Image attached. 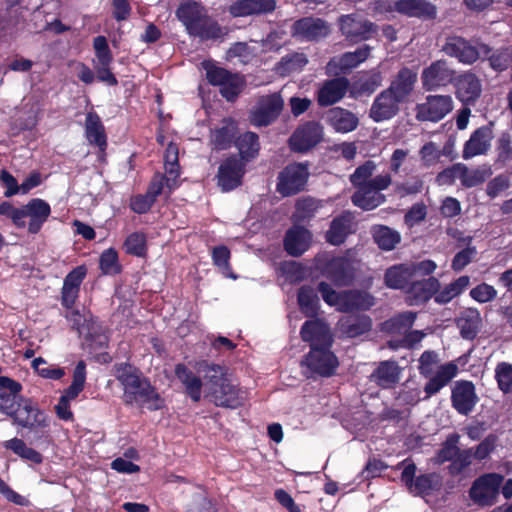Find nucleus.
<instances>
[{
	"instance_id": "47",
	"label": "nucleus",
	"mask_w": 512,
	"mask_h": 512,
	"mask_svg": "<svg viewBox=\"0 0 512 512\" xmlns=\"http://www.w3.org/2000/svg\"><path fill=\"white\" fill-rule=\"evenodd\" d=\"M236 146L242 158L249 159L257 155L259 151V142L257 134L246 132L238 137Z\"/></svg>"
},
{
	"instance_id": "13",
	"label": "nucleus",
	"mask_w": 512,
	"mask_h": 512,
	"mask_svg": "<svg viewBox=\"0 0 512 512\" xmlns=\"http://www.w3.org/2000/svg\"><path fill=\"white\" fill-rule=\"evenodd\" d=\"M479 401L475 385L472 381L460 380L455 382L451 390L452 407L463 416L471 414Z\"/></svg>"
},
{
	"instance_id": "21",
	"label": "nucleus",
	"mask_w": 512,
	"mask_h": 512,
	"mask_svg": "<svg viewBox=\"0 0 512 512\" xmlns=\"http://www.w3.org/2000/svg\"><path fill=\"white\" fill-rule=\"evenodd\" d=\"M18 408H13L11 416L22 427L36 428L45 425V416L38 407L29 399H20Z\"/></svg>"
},
{
	"instance_id": "9",
	"label": "nucleus",
	"mask_w": 512,
	"mask_h": 512,
	"mask_svg": "<svg viewBox=\"0 0 512 512\" xmlns=\"http://www.w3.org/2000/svg\"><path fill=\"white\" fill-rule=\"evenodd\" d=\"M415 463L407 464L401 474V481L408 491L416 496H427L440 487L439 477L435 473L415 476Z\"/></svg>"
},
{
	"instance_id": "24",
	"label": "nucleus",
	"mask_w": 512,
	"mask_h": 512,
	"mask_svg": "<svg viewBox=\"0 0 512 512\" xmlns=\"http://www.w3.org/2000/svg\"><path fill=\"white\" fill-rule=\"evenodd\" d=\"M329 26L319 18H303L293 24L292 34L306 40H318L327 36Z\"/></svg>"
},
{
	"instance_id": "41",
	"label": "nucleus",
	"mask_w": 512,
	"mask_h": 512,
	"mask_svg": "<svg viewBox=\"0 0 512 512\" xmlns=\"http://www.w3.org/2000/svg\"><path fill=\"white\" fill-rule=\"evenodd\" d=\"M175 374L181 383L185 386L187 394L195 402L201 399L202 382L198 376H195L184 365L178 364L175 368Z\"/></svg>"
},
{
	"instance_id": "32",
	"label": "nucleus",
	"mask_w": 512,
	"mask_h": 512,
	"mask_svg": "<svg viewBox=\"0 0 512 512\" xmlns=\"http://www.w3.org/2000/svg\"><path fill=\"white\" fill-rule=\"evenodd\" d=\"M457 371V365L453 362L441 365L436 374L424 386L426 394L424 400L429 399L445 387L456 376Z\"/></svg>"
},
{
	"instance_id": "1",
	"label": "nucleus",
	"mask_w": 512,
	"mask_h": 512,
	"mask_svg": "<svg viewBox=\"0 0 512 512\" xmlns=\"http://www.w3.org/2000/svg\"><path fill=\"white\" fill-rule=\"evenodd\" d=\"M196 372L205 380L204 386L217 406L237 408L246 398L244 391L237 388L224 374V369L207 361L198 362Z\"/></svg>"
},
{
	"instance_id": "58",
	"label": "nucleus",
	"mask_w": 512,
	"mask_h": 512,
	"mask_svg": "<svg viewBox=\"0 0 512 512\" xmlns=\"http://www.w3.org/2000/svg\"><path fill=\"white\" fill-rule=\"evenodd\" d=\"M100 269L107 275H114L120 272L118 255L114 249H107L101 254Z\"/></svg>"
},
{
	"instance_id": "44",
	"label": "nucleus",
	"mask_w": 512,
	"mask_h": 512,
	"mask_svg": "<svg viewBox=\"0 0 512 512\" xmlns=\"http://www.w3.org/2000/svg\"><path fill=\"white\" fill-rule=\"evenodd\" d=\"M495 165L505 167L512 161V137L509 132H503L495 144Z\"/></svg>"
},
{
	"instance_id": "16",
	"label": "nucleus",
	"mask_w": 512,
	"mask_h": 512,
	"mask_svg": "<svg viewBox=\"0 0 512 512\" xmlns=\"http://www.w3.org/2000/svg\"><path fill=\"white\" fill-rule=\"evenodd\" d=\"M493 137L492 123L477 128L465 142L462 157L467 160L486 154L491 147Z\"/></svg>"
},
{
	"instance_id": "8",
	"label": "nucleus",
	"mask_w": 512,
	"mask_h": 512,
	"mask_svg": "<svg viewBox=\"0 0 512 512\" xmlns=\"http://www.w3.org/2000/svg\"><path fill=\"white\" fill-rule=\"evenodd\" d=\"M455 76L456 71L450 67L448 61L439 59L422 70V87L425 91H435L453 84Z\"/></svg>"
},
{
	"instance_id": "10",
	"label": "nucleus",
	"mask_w": 512,
	"mask_h": 512,
	"mask_svg": "<svg viewBox=\"0 0 512 512\" xmlns=\"http://www.w3.org/2000/svg\"><path fill=\"white\" fill-rule=\"evenodd\" d=\"M453 109L450 95H428L425 102L417 104L416 118L419 121L438 122Z\"/></svg>"
},
{
	"instance_id": "64",
	"label": "nucleus",
	"mask_w": 512,
	"mask_h": 512,
	"mask_svg": "<svg viewBox=\"0 0 512 512\" xmlns=\"http://www.w3.org/2000/svg\"><path fill=\"white\" fill-rule=\"evenodd\" d=\"M216 511H217L216 507L206 497L204 492L198 493L188 508V512H216Z\"/></svg>"
},
{
	"instance_id": "12",
	"label": "nucleus",
	"mask_w": 512,
	"mask_h": 512,
	"mask_svg": "<svg viewBox=\"0 0 512 512\" xmlns=\"http://www.w3.org/2000/svg\"><path fill=\"white\" fill-rule=\"evenodd\" d=\"M311 374L320 376H331L337 366L338 361L335 355L329 350V347L311 348L308 355L302 362Z\"/></svg>"
},
{
	"instance_id": "2",
	"label": "nucleus",
	"mask_w": 512,
	"mask_h": 512,
	"mask_svg": "<svg viewBox=\"0 0 512 512\" xmlns=\"http://www.w3.org/2000/svg\"><path fill=\"white\" fill-rule=\"evenodd\" d=\"M116 378L124 388V401L129 404L157 410L161 407L158 393L150 383L142 379L138 370L127 363H121L115 368Z\"/></svg>"
},
{
	"instance_id": "49",
	"label": "nucleus",
	"mask_w": 512,
	"mask_h": 512,
	"mask_svg": "<svg viewBox=\"0 0 512 512\" xmlns=\"http://www.w3.org/2000/svg\"><path fill=\"white\" fill-rule=\"evenodd\" d=\"M318 297L311 287H302L298 292V303L306 316H313L318 310Z\"/></svg>"
},
{
	"instance_id": "62",
	"label": "nucleus",
	"mask_w": 512,
	"mask_h": 512,
	"mask_svg": "<svg viewBox=\"0 0 512 512\" xmlns=\"http://www.w3.org/2000/svg\"><path fill=\"white\" fill-rule=\"evenodd\" d=\"M427 216V207L423 202L413 204L404 216L407 225L413 226L422 222Z\"/></svg>"
},
{
	"instance_id": "54",
	"label": "nucleus",
	"mask_w": 512,
	"mask_h": 512,
	"mask_svg": "<svg viewBox=\"0 0 512 512\" xmlns=\"http://www.w3.org/2000/svg\"><path fill=\"white\" fill-rule=\"evenodd\" d=\"M495 379L498 388L504 393L512 391V365L508 362H500L495 368Z\"/></svg>"
},
{
	"instance_id": "18",
	"label": "nucleus",
	"mask_w": 512,
	"mask_h": 512,
	"mask_svg": "<svg viewBox=\"0 0 512 512\" xmlns=\"http://www.w3.org/2000/svg\"><path fill=\"white\" fill-rule=\"evenodd\" d=\"M403 102L386 88L375 99L370 108V117L375 122H382L393 118L399 112V105Z\"/></svg>"
},
{
	"instance_id": "37",
	"label": "nucleus",
	"mask_w": 512,
	"mask_h": 512,
	"mask_svg": "<svg viewBox=\"0 0 512 512\" xmlns=\"http://www.w3.org/2000/svg\"><path fill=\"white\" fill-rule=\"evenodd\" d=\"M165 173L167 174L166 184L169 190H174L179 186V164L178 147L170 142L164 155Z\"/></svg>"
},
{
	"instance_id": "28",
	"label": "nucleus",
	"mask_w": 512,
	"mask_h": 512,
	"mask_svg": "<svg viewBox=\"0 0 512 512\" xmlns=\"http://www.w3.org/2000/svg\"><path fill=\"white\" fill-rule=\"evenodd\" d=\"M440 282L431 276L421 281L412 282L407 289L408 298L411 304L419 305L430 300L438 292Z\"/></svg>"
},
{
	"instance_id": "50",
	"label": "nucleus",
	"mask_w": 512,
	"mask_h": 512,
	"mask_svg": "<svg viewBox=\"0 0 512 512\" xmlns=\"http://www.w3.org/2000/svg\"><path fill=\"white\" fill-rule=\"evenodd\" d=\"M236 132V123L233 120H225L224 126L215 130L212 134V142L218 149L228 147Z\"/></svg>"
},
{
	"instance_id": "6",
	"label": "nucleus",
	"mask_w": 512,
	"mask_h": 512,
	"mask_svg": "<svg viewBox=\"0 0 512 512\" xmlns=\"http://www.w3.org/2000/svg\"><path fill=\"white\" fill-rule=\"evenodd\" d=\"M203 69L208 82L220 87V92L228 101H233L242 91L244 80L238 74H231L226 69L217 66L212 61H204Z\"/></svg>"
},
{
	"instance_id": "43",
	"label": "nucleus",
	"mask_w": 512,
	"mask_h": 512,
	"mask_svg": "<svg viewBox=\"0 0 512 512\" xmlns=\"http://www.w3.org/2000/svg\"><path fill=\"white\" fill-rule=\"evenodd\" d=\"M417 314L412 311L399 313L384 323L385 330L393 334H402L414 324Z\"/></svg>"
},
{
	"instance_id": "23",
	"label": "nucleus",
	"mask_w": 512,
	"mask_h": 512,
	"mask_svg": "<svg viewBox=\"0 0 512 512\" xmlns=\"http://www.w3.org/2000/svg\"><path fill=\"white\" fill-rule=\"evenodd\" d=\"M349 81L344 77H338L325 81L317 91V102L326 107L335 104L345 95Z\"/></svg>"
},
{
	"instance_id": "4",
	"label": "nucleus",
	"mask_w": 512,
	"mask_h": 512,
	"mask_svg": "<svg viewBox=\"0 0 512 512\" xmlns=\"http://www.w3.org/2000/svg\"><path fill=\"white\" fill-rule=\"evenodd\" d=\"M441 51L461 64L473 65L481 55L487 56L491 52V47L485 43L475 45L462 36L449 35L445 38Z\"/></svg>"
},
{
	"instance_id": "29",
	"label": "nucleus",
	"mask_w": 512,
	"mask_h": 512,
	"mask_svg": "<svg viewBox=\"0 0 512 512\" xmlns=\"http://www.w3.org/2000/svg\"><path fill=\"white\" fill-rule=\"evenodd\" d=\"M275 8L276 2L274 0H239L230 6L229 12L234 17H245L269 13Z\"/></svg>"
},
{
	"instance_id": "42",
	"label": "nucleus",
	"mask_w": 512,
	"mask_h": 512,
	"mask_svg": "<svg viewBox=\"0 0 512 512\" xmlns=\"http://www.w3.org/2000/svg\"><path fill=\"white\" fill-rule=\"evenodd\" d=\"M3 447L11 450L14 454L20 458L32 462L34 464H40L42 462V456L36 450L28 447L26 443L18 438H13L3 442Z\"/></svg>"
},
{
	"instance_id": "7",
	"label": "nucleus",
	"mask_w": 512,
	"mask_h": 512,
	"mask_svg": "<svg viewBox=\"0 0 512 512\" xmlns=\"http://www.w3.org/2000/svg\"><path fill=\"white\" fill-rule=\"evenodd\" d=\"M20 220L17 228H27L31 234H37L51 214L50 205L43 199L34 198L20 207Z\"/></svg>"
},
{
	"instance_id": "20",
	"label": "nucleus",
	"mask_w": 512,
	"mask_h": 512,
	"mask_svg": "<svg viewBox=\"0 0 512 512\" xmlns=\"http://www.w3.org/2000/svg\"><path fill=\"white\" fill-rule=\"evenodd\" d=\"M301 338L309 342L311 348L330 347L332 336L326 323L321 320L306 321L300 331Z\"/></svg>"
},
{
	"instance_id": "11",
	"label": "nucleus",
	"mask_w": 512,
	"mask_h": 512,
	"mask_svg": "<svg viewBox=\"0 0 512 512\" xmlns=\"http://www.w3.org/2000/svg\"><path fill=\"white\" fill-rule=\"evenodd\" d=\"M308 176L307 165L302 163L290 164L280 173L277 190L283 196L293 195L304 188Z\"/></svg>"
},
{
	"instance_id": "61",
	"label": "nucleus",
	"mask_w": 512,
	"mask_h": 512,
	"mask_svg": "<svg viewBox=\"0 0 512 512\" xmlns=\"http://www.w3.org/2000/svg\"><path fill=\"white\" fill-rule=\"evenodd\" d=\"M477 251L474 246H468L461 251L457 252L452 259L451 268L455 272L462 271L468 264L471 263Z\"/></svg>"
},
{
	"instance_id": "36",
	"label": "nucleus",
	"mask_w": 512,
	"mask_h": 512,
	"mask_svg": "<svg viewBox=\"0 0 512 512\" xmlns=\"http://www.w3.org/2000/svg\"><path fill=\"white\" fill-rule=\"evenodd\" d=\"M412 276V270L405 264H398L389 267L384 274V284L386 287L395 290L405 289Z\"/></svg>"
},
{
	"instance_id": "5",
	"label": "nucleus",
	"mask_w": 512,
	"mask_h": 512,
	"mask_svg": "<svg viewBox=\"0 0 512 512\" xmlns=\"http://www.w3.org/2000/svg\"><path fill=\"white\" fill-rule=\"evenodd\" d=\"M500 473H484L477 477L469 489V497L474 504L480 507H491L498 501L500 488L504 482Z\"/></svg>"
},
{
	"instance_id": "51",
	"label": "nucleus",
	"mask_w": 512,
	"mask_h": 512,
	"mask_svg": "<svg viewBox=\"0 0 512 512\" xmlns=\"http://www.w3.org/2000/svg\"><path fill=\"white\" fill-rule=\"evenodd\" d=\"M93 48L95 51V58L93 59L94 65L107 66L113 62V55L108 46L107 39L104 36H97L93 41Z\"/></svg>"
},
{
	"instance_id": "26",
	"label": "nucleus",
	"mask_w": 512,
	"mask_h": 512,
	"mask_svg": "<svg viewBox=\"0 0 512 512\" xmlns=\"http://www.w3.org/2000/svg\"><path fill=\"white\" fill-rule=\"evenodd\" d=\"M22 385L6 376H0V411L11 415L13 408L20 401Z\"/></svg>"
},
{
	"instance_id": "39",
	"label": "nucleus",
	"mask_w": 512,
	"mask_h": 512,
	"mask_svg": "<svg viewBox=\"0 0 512 512\" xmlns=\"http://www.w3.org/2000/svg\"><path fill=\"white\" fill-rule=\"evenodd\" d=\"M351 225L352 216L350 212L335 218L331 223L330 229L327 231V241L333 245H340L350 233Z\"/></svg>"
},
{
	"instance_id": "31",
	"label": "nucleus",
	"mask_w": 512,
	"mask_h": 512,
	"mask_svg": "<svg viewBox=\"0 0 512 512\" xmlns=\"http://www.w3.org/2000/svg\"><path fill=\"white\" fill-rule=\"evenodd\" d=\"M460 335L465 340H474L482 326V318L477 308H467L456 319Z\"/></svg>"
},
{
	"instance_id": "33",
	"label": "nucleus",
	"mask_w": 512,
	"mask_h": 512,
	"mask_svg": "<svg viewBox=\"0 0 512 512\" xmlns=\"http://www.w3.org/2000/svg\"><path fill=\"white\" fill-rule=\"evenodd\" d=\"M382 83V75L377 69L358 72L354 75V98L371 95Z\"/></svg>"
},
{
	"instance_id": "59",
	"label": "nucleus",
	"mask_w": 512,
	"mask_h": 512,
	"mask_svg": "<svg viewBox=\"0 0 512 512\" xmlns=\"http://www.w3.org/2000/svg\"><path fill=\"white\" fill-rule=\"evenodd\" d=\"M497 436L495 434L487 435L476 447L472 449V458L482 461L486 459L496 447Z\"/></svg>"
},
{
	"instance_id": "27",
	"label": "nucleus",
	"mask_w": 512,
	"mask_h": 512,
	"mask_svg": "<svg viewBox=\"0 0 512 512\" xmlns=\"http://www.w3.org/2000/svg\"><path fill=\"white\" fill-rule=\"evenodd\" d=\"M417 81V73L408 67H402L391 81L388 92H392L402 102H406Z\"/></svg>"
},
{
	"instance_id": "38",
	"label": "nucleus",
	"mask_w": 512,
	"mask_h": 512,
	"mask_svg": "<svg viewBox=\"0 0 512 512\" xmlns=\"http://www.w3.org/2000/svg\"><path fill=\"white\" fill-rule=\"evenodd\" d=\"M374 242L383 251H391L401 241V235L398 231L386 225H375L371 229Z\"/></svg>"
},
{
	"instance_id": "46",
	"label": "nucleus",
	"mask_w": 512,
	"mask_h": 512,
	"mask_svg": "<svg viewBox=\"0 0 512 512\" xmlns=\"http://www.w3.org/2000/svg\"><path fill=\"white\" fill-rule=\"evenodd\" d=\"M487 58L489 67L497 73H502L509 68H512L511 56L506 47H500L485 56Z\"/></svg>"
},
{
	"instance_id": "57",
	"label": "nucleus",
	"mask_w": 512,
	"mask_h": 512,
	"mask_svg": "<svg viewBox=\"0 0 512 512\" xmlns=\"http://www.w3.org/2000/svg\"><path fill=\"white\" fill-rule=\"evenodd\" d=\"M213 262L221 270L225 277L236 279L237 276L230 271V251L225 246H218L213 249Z\"/></svg>"
},
{
	"instance_id": "35",
	"label": "nucleus",
	"mask_w": 512,
	"mask_h": 512,
	"mask_svg": "<svg viewBox=\"0 0 512 512\" xmlns=\"http://www.w3.org/2000/svg\"><path fill=\"white\" fill-rule=\"evenodd\" d=\"M385 201V195L370 188L365 182L360 184L357 191L354 192V205L363 210L375 209Z\"/></svg>"
},
{
	"instance_id": "22",
	"label": "nucleus",
	"mask_w": 512,
	"mask_h": 512,
	"mask_svg": "<svg viewBox=\"0 0 512 512\" xmlns=\"http://www.w3.org/2000/svg\"><path fill=\"white\" fill-rule=\"evenodd\" d=\"M244 164L236 157L225 160L219 167L218 184L223 191H230L241 184Z\"/></svg>"
},
{
	"instance_id": "63",
	"label": "nucleus",
	"mask_w": 512,
	"mask_h": 512,
	"mask_svg": "<svg viewBox=\"0 0 512 512\" xmlns=\"http://www.w3.org/2000/svg\"><path fill=\"white\" fill-rule=\"evenodd\" d=\"M145 236L135 232L130 234L125 241L126 251L130 254L141 256L145 251Z\"/></svg>"
},
{
	"instance_id": "45",
	"label": "nucleus",
	"mask_w": 512,
	"mask_h": 512,
	"mask_svg": "<svg viewBox=\"0 0 512 512\" xmlns=\"http://www.w3.org/2000/svg\"><path fill=\"white\" fill-rule=\"evenodd\" d=\"M86 381V365L83 361H79L73 372V380L71 385L65 390L61 398L71 402L84 389Z\"/></svg>"
},
{
	"instance_id": "34",
	"label": "nucleus",
	"mask_w": 512,
	"mask_h": 512,
	"mask_svg": "<svg viewBox=\"0 0 512 512\" xmlns=\"http://www.w3.org/2000/svg\"><path fill=\"white\" fill-rule=\"evenodd\" d=\"M318 290L323 300L330 306H334L337 310L349 312L352 308V295L348 291L336 292L331 286L325 282L318 285Z\"/></svg>"
},
{
	"instance_id": "3",
	"label": "nucleus",
	"mask_w": 512,
	"mask_h": 512,
	"mask_svg": "<svg viewBox=\"0 0 512 512\" xmlns=\"http://www.w3.org/2000/svg\"><path fill=\"white\" fill-rule=\"evenodd\" d=\"M176 15L191 36L203 41L218 40L227 34V29L209 17L205 8L197 2H183L177 9Z\"/></svg>"
},
{
	"instance_id": "48",
	"label": "nucleus",
	"mask_w": 512,
	"mask_h": 512,
	"mask_svg": "<svg viewBox=\"0 0 512 512\" xmlns=\"http://www.w3.org/2000/svg\"><path fill=\"white\" fill-rule=\"evenodd\" d=\"M328 117L337 132L347 133L352 130V115L349 111L336 107L329 111Z\"/></svg>"
},
{
	"instance_id": "55",
	"label": "nucleus",
	"mask_w": 512,
	"mask_h": 512,
	"mask_svg": "<svg viewBox=\"0 0 512 512\" xmlns=\"http://www.w3.org/2000/svg\"><path fill=\"white\" fill-rule=\"evenodd\" d=\"M322 206V201L313 198H303L297 201L294 217L299 220L310 219Z\"/></svg>"
},
{
	"instance_id": "30",
	"label": "nucleus",
	"mask_w": 512,
	"mask_h": 512,
	"mask_svg": "<svg viewBox=\"0 0 512 512\" xmlns=\"http://www.w3.org/2000/svg\"><path fill=\"white\" fill-rule=\"evenodd\" d=\"M311 243L310 232L299 226L289 229L284 239V247L288 254L300 256L308 250Z\"/></svg>"
},
{
	"instance_id": "56",
	"label": "nucleus",
	"mask_w": 512,
	"mask_h": 512,
	"mask_svg": "<svg viewBox=\"0 0 512 512\" xmlns=\"http://www.w3.org/2000/svg\"><path fill=\"white\" fill-rule=\"evenodd\" d=\"M472 463V449H459L448 466L451 476L460 475Z\"/></svg>"
},
{
	"instance_id": "25",
	"label": "nucleus",
	"mask_w": 512,
	"mask_h": 512,
	"mask_svg": "<svg viewBox=\"0 0 512 512\" xmlns=\"http://www.w3.org/2000/svg\"><path fill=\"white\" fill-rule=\"evenodd\" d=\"M401 368L394 360L381 361L371 374V380L382 389L394 388L400 381Z\"/></svg>"
},
{
	"instance_id": "52",
	"label": "nucleus",
	"mask_w": 512,
	"mask_h": 512,
	"mask_svg": "<svg viewBox=\"0 0 512 512\" xmlns=\"http://www.w3.org/2000/svg\"><path fill=\"white\" fill-rule=\"evenodd\" d=\"M33 369L39 376L45 379L59 380L65 375V370L55 365H47L44 358L38 357L31 363Z\"/></svg>"
},
{
	"instance_id": "19",
	"label": "nucleus",
	"mask_w": 512,
	"mask_h": 512,
	"mask_svg": "<svg viewBox=\"0 0 512 512\" xmlns=\"http://www.w3.org/2000/svg\"><path fill=\"white\" fill-rule=\"evenodd\" d=\"M393 9L399 14L423 20H434L437 7L428 0H397Z\"/></svg>"
},
{
	"instance_id": "60",
	"label": "nucleus",
	"mask_w": 512,
	"mask_h": 512,
	"mask_svg": "<svg viewBox=\"0 0 512 512\" xmlns=\"http://www.w3.org/2000/svg\"><path fill=\"white\" fill-rule=\"evenodd\" d=\"M469 295L478 303H487L497 297V290L492 285L483 282L472 288Z\"/></svg>"
},
{
	"instance_id": "14",
	"label": "nucleus",
	"mask_w": 512,
	"mask_h": 512,
	"mask_svg": "<svg viewBox=\"0 0 512 512\" xmlns=\"http://www.w3.org/2000/svg\"><path fill=\"white\" fill-rule=\"evenodd\" d=\"M282 107L283 100L277 93L261 97L251 113V123L255 126L270 124L280 114Z\"/></svg>"
},
{
	"instance_id": "40",
	"label": "nucleus",
	"mask_w": 512,
	"mask_h": 512,
	"mask_svg": "<svg viewBox=\"0 0 512 512\" xmlns=\"http://www.w3.org/2000/svg\"><path fill=\"white\" fill-rule=\"evenodd\" d=\"M85 133L88 141L98 146L101 150L106 147V135L104 126L99 116L93 112H89L86 116Z\"/></svg>"
},
{
	"instance_id": "15",
	"label": "nucleus",
	"mask_w": 512,
	"mask_h": 512,
	"mask_svg": "<svg viewBox=\"0 0 512 512\" xmlns=\"http://www.w3.org/2000/svg\"><path fill=\"white\" fill-rule=\"evenodd\" d=\"M323 131L320 124L316 122H307L297 128L291 136L289 143L292 150L305 152L322 139Z\"/></svg>"
},
{
	"instance_id": "53",
	"label": "nucleus",
	"mask_w": 512,
	"mask_h": 512,
	"mask_svg": "<svg viewBox=\"0 0 512 512\" xmlns=\"http://www.w3.org/2000/svg\"><path fill=\"white\" fill-rule=\"evenodd\" d=\"M352 69V53L347 52L341 57L333 58L327 65V73L329 75L342 77L350 74Z\"/></svg>"
},
{
	"instance_id": "17",
	"label": "nucleus",
	"mask_w": 512,
	"mask_h": 512,
	"mask_svg": "<svg viewBox=\"0 0 512 512\" xmlns=\"http://www.w3.org/2000/svg\"><path fill=\"white\" fill-rule=\"evenodd\" d=\"M453 85L456 89L457 98L464 104H474L481 95V82L470 71L459 75L456 74Z\"/></svg>"
}]
</instances>
